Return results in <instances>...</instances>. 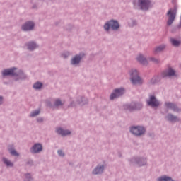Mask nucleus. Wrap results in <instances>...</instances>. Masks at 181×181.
Instances as JSON below:
<instances>
[{"label": "nucleus", "instance_id": "32", "mask_svg": "<svg viewBox=\"0 0 181 181\" xmlns=\"http://www.w3.org/2000/svg\"><path fill=\"white\" fill-rule=\"evenodd\" d=\"M40 122H42V121H43V119H40V120H38Z\"/></svg>", "mask_w": 181, "mask_h": 181}, {"label": "nucleus", "instance_id": "30", "mask_svg": "<svg viewBox=\"0 0 181 181\" xmlns=\"http://www.w3.org/2000/svg\"><path fill=\"white\" fill-rule=\"evenodd\" d=\"M150 60H151V62H154V63H158V59H155V58H151Z\"/></svg>", "mask_w": 181, "mask_h": 181}, {"label": "nucleus", "instance_id": "10", "mask_svg": "<svg viewBox=\"0 0 181 181\" xmlns=\"http://www.w3.org/2000/svg\"><path fill=\"white\" fill-rule=\"evenodd\" d=\"M15 70H16V68L6 69L3 71L2 74L3 76H16V74H15Z\"/></svg>", "mask_w": 181, "mask_h": 181}, {"label": "nucleus", "instance_id": "12", "mask_svg": "<svg viewBox=\"0 0 181 181\" xmlns=\"http://www.w3.org/2000/svg\"><path fill=\"white\" fill-rule=\"evenodd\" d=\"M57 134L59 135H62V136H65V135H70L71 132L69 130H63L62 128L57 129L56 130Z\"/></svg>", "mask_w": 181, "mask_h": 181}, {"label": "nucleus", "instance_id": "28", "mask_svg": "<svg viewBox=\"0 0 181 181\" xmlns=\"http://www.w3.org/2000/svg\"><path fill=\"white\" fill-rule=\"evenodd\" d=\"M31 179H32V177H30V174H26L25 175V181H30Z\"/></svg>", "mask_w": 181, "mask_h": 181}, {"label": "nucleus", "instance_id": "3", "mask_svg": "<svg viewBox=\"0 0 181 181\" xmlns=\"http://www.w3.org/2000/svg\"><path fill=\"white\" fill-rule=\"evenodd\" d=\"M110 28H111V29H112L113 30H117V29L119 28V24L117 21L112 20L104 25V28L106 30H109Z\"/></svg>", "mask_w": 181, "mask_h": 181}, {"label": "nucleus", "instance_id": "29", "mask_svg": "<svg viewBox=\"0 0 181 181\" xmlns=\"http://www.w3.org/2000/svg\"><path fill=\"white\" fill-rule=\"evenodd\" d=\"M58 155H59V156H64V153H63L62 150H59Z\"/></svg>", "mask_w": 181, "mask_h": 181}, {"label": "nucleus", "instance_id": "31", "mask_svg": "<svg viewBox=\"0 0 181 181\" xmlns=\"http://www.w3.org/2000/svg\"><path fill=\"white\" fill-rule=\"evenodd\" d=\"M0 104H2V97H0Z\"/></svg>", "mask_w": 181, "mask_h": 181}, {"label": "nucleus", "instance_id": "1", "mask_svg": "<svg viewBox=\"0 0 181 181\" xmlns=\"http://www.w3.org/2000/svg\"><path fill=\"white\" fill-rule=\"evenodd\" d=\"M138 71L133 69L130 71L131 81L132 84H141L142 79L138 76Z\"/></svg>", "mask_w": 181, "mask_h": 181}, {"label": "nucleus", "instance_id": "18", "mask_svg": "<svg viewBox=\"0 0 181 181\" xmlns=\"http://www.w3.org/2000/svg\"><path fill=\"white\" fill-rule=\"evenodd\" d=\"M165 105L167 108H171V110H173V111H179V109L176 107V105H175L173 103H165Z\"/></svg>", "mask_w": 181, "mask_h": 181}, {"label": "nucleus", "instance_id": "17", "mask_svg": "<svg viewBox=\"0 0 181 181\" xmlns=\"http://www.w3.org/2000/svg\"><path fill=\"white\" fill-rule=\"evenodd\" d=\"M80 60H81V57L76 55L71 59V64H78V63H80Z\"/></svg>", "mask_w": 181, "mask_h": 181}, {"label": "nucleus", "instance_id": "25", "mask_svg": "<svg viewBox=\"0 0 181 181\" xmlns=\"http://www.w3.org/2000/svg\"><path fill=\"white\" fill-rule=\"evenodd\" d=\"M40 113V110H35L30 114V117H36V115H39Z\"/></svg>", "mask_w": 181, "mask_h": 181}, {"label": "nucleus", "instance_id": "7", "mask_svg": "<svg viewBox=\"0 0 181 181\" xmlns=\"http://www.w3.org/2000/svg\"><path fill=\"white\" fill-rule=\"evenodd\" d=\"M148 105H151V107H159V101L156 100L155 96L152 95L150 97V100L147 101Z\"/></svg>", "mask_w": 181, "mask_h": 181}, {"label": "nucleus", "instance_id": "8", "mask_svg": "<svg viewBox=\"0 0 181 181\" xmlns=\"http://www.w3.org/2000/svg\"><path fill=\"white\" fill-rule=\"evenodd\" d=\"M142 108V105L132 103L131 105H126L125 109L129 110V111H134V110H141Z\"/></svg>", "mask_w": 181, "mask_h": 181}, {"label": "nucleus", "instance_id": "26", "mask_svg": "<svg viewBox=\"0 0 181 181\" xmlns=\"http://www.w3.org/2000/svg\"><path fill=\"white\" fill-rule=\"evenodd\" d=\"M9 151L13 156H18L19 155L15 150H9Z\"/></svg>", "mask_w": 181, "mask_h": 181}, {"label": "nucleus", "instance_id": "27", "mask_svg": "<svg viewBox=\"0 0 181 181\" xmlns=\"http://www.w3.org/2000/svg\"><path fill=\"white\" fill-rule=\"evenodd\" d=\"M56 107H59V105H63V103L60 101V100H57L55 101Z\"/></svg>", "mask_w": 181, "mask_h": 181}, {"label": "nucleus", "instance_id": "15", "mask_svg": "<svg viewBox=\"0 0 181 181\" xmlns=\"http://www.w3.org/2000/svg\"><path fill=\"white\" fill-rule=\"evenodd\" d=\"M170 42L173 46H175V47H179V46H180V41L175 38H170Z\"/></svg>", "mask_w": 181, "mask_h": 181}, {"label": "nucleus", "instance_id": "9", "mask_svg": "<svg viewBox=\"0 0 181 181\" xmlns=\"http://www.w3.org/2000/svg\"><path fill=\"white\" fill-rule=\"evenodd\" d=\"M33 28H35V23H33V22H30L28 21L27 23H25L23 26H22V29L23 30H32V29H33Z\"/></svg>", "mask_w": 181, "mask_h": 181}, {"label": "nucleus", "instance_id": "2", "mask_svg": "<svg viewBox=\"0 0 181 181\" xmlns=\"http://www.w3.org/2000/svg\"><path fill=\"white\" fill-rule=\"evenodd\" d=\"M167 16H168L167 25H170L176 18V8H170L167 13Z\"/></svg>", "mask_w": 181, "mask_h": 181}, {"label": "nucleus", "instance_id": "20", "mask_svg": "<svg viewBox=\"0 0 181 181\" xmlns=\"http://www.w3.org/2000/svg\"><path fill=\"white\" fill-rule=\"evenodd\" d=\"M37 47V46L36 45V44H35V42H30L28 45V50H35V49H36Z\"/></svg>", "mask_w": 181, "mask_h": 181}, {"label": "nucleus", "instance_id": "24", "mask_svg": "<svg viewBox=\"0 0 181 181\" xmlns=\"http://www.w3.org/2000/svg\"><path fill=\"white\" fill-rule=\"evenodd\" d=\"M159 81V77L158 76H154L151 80V84H156V83H158Z\"/></svg>", "mask_w": 181, "mask_h": 181}, {"label": "nucleus", "instance_id": "22", "mask_svg": "<svg viewBox=\"0 0 181 181\" xmlns=\"http://www.w3.org/2000/svg\"><path fill=\"white\" fill-rule=\"evenodd\" d=\"M3 162L7 165V166H13V163H12L11 161H9L8 159L3 158Z\"/></svg>", "mask_w": 181, "mask_h": 181}, {"label": "nucleus", "instance_id": "14", "mask_svg": "<svg viewBox=\"0 0 181 181\" xmlns=\"http://www.w3.org/2000/svg\"><path fill=\"white\" fill-rule=\"evenodd\" d=\"M137 61L139 62L141 64H148V61L146 60V58L144 57V55L139 54L137 57Z\"/></svg>", "mask_w": 181, "mask_h": 181}, {"label": "nucleus", "instance_id": "5", "mask_svg": "<svg viewBox=\"0 0 181 181\" xmlns=\"http://www.w3.org/2000/svg\"><path fill=\"white\" fill-rule=\"evenodd\" d=\"M130 131L134 135H142L145 133V129L142 127H132Z\"/></svg>", "mask_w": 181, "mask_h": 181}, {"label": "nucleus", "instance_id": "21", "mask_svg": "<svg viewBox=\"0 0 181 181\" xmlns=\"http://www.w3.org/2000/svg\"><path fill=\"white\" fill-rule=\"evenodd\" d=\"M42 83L37 82L33 85V88H35V90H39V88H42Z\"/></svg>", "mask_w": 181, "mask_h": 181}, {"label": "nucleus", "instance_id": "16", "mask_svg": "<svg viewBox=\"0 0 181 181\" xmlns=\"http://www.w3.org/2000/svg\"><path fill=\"white\" fill-rule=\"evenodd\" d=\"M104 170V166L102 165L100 167H97L93 171V175H100V173H103Z\"/></svg>", "mask_w": 181, "mask_h": 181}, {"label": "nucleus", "instance_id": "4", "mask_svg": "<svg viewBox=\"0 0 181 181\" xmlns=\"http://www.w3.org/2000/svg\"><path fill=\"white\" fill-rule=\"evenodd\" d=\"M139 5L143 11H148L151 6V1L149 0H139Z\"/></svg>", "mask_w": 181, "mask_h": 181}, {"label": "nucleus", "instance_id": "11", "mask_svg": "<svg viewBox=\"0 0 181 181\" xmlns=\"http://www.w3.org/2000/svg\"><path fill=\"white\" fill-rule=\"evenodd\" d=\"M42 149V145L40 144H36L32 148L31 152H33V153H37V152H40Z\"/></svg>", "mask_w": 181, "mask_h": 181}, {"label": "nucleus", "instance_id": "13", "mask_svg": "<svg viewBox=\"0 0 181 181\" xmlns=\"http://www.w3.org/2000/svg\"><path fill=\"white\" fill-rule=\"evenodd\" d=\"M170 76H175V70L171 68H169L168 71H165L162 74V77H168Z\"/></svg>", "mask_w": 181, "mask_h": 181}, {"label": "nucleus", "instance_id": "23", "mask_svg": "<svg viewBox=\"0 0 181 181\" xmlns=\"http://www.w3.org/2000/svg\"><path fill=\"white\" fill-rule=\"evenodd\" d=\"M167 118H168V121H176V119H177V117H176L172 115H168Z\"/></svg>", "mask_w": 181, "mask_h": 181}, {"label": "nucleus", "instance_id": "6", "mask_svg": "<svg viewBox=\"0 0 181 181\" xmlns=\"http://www.w3.org/2000/svg\"><path fill=\"white\" fill-rule=\"evenodd\" d=\"M124 93H125V90H124V88L115 89V91L110 95V100H114V98L121 97Z\"/></svg>", "mask_w": 181, "mask_h": 181}, {"label": "nucleus", "instance_id": "19", "mask_svg": "<svg viewBox=\"0 0 181 181\" xmlns=\"http://www.w3.org/2000/svg\"><path fill=\"white\" fill-rule=\"evenodd\" d=\"M166 47V46L165 45H160L159 47H157L155 50H154V53H160V52H162L163 50H165V48Z\"/></svg>", "mask_w": 181, "mask_h": 181}]
</instances>
